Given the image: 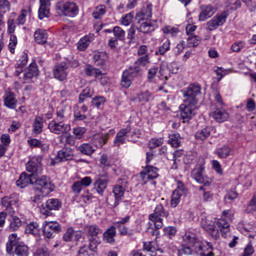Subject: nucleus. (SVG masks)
I'll return each instance as SVG.
<instances>
[{
    "instance_id": "nucleus-30",
    "label": "nucleus",
    "mask_w": 256,
    "mask_h": 256,
    "mask_svg": "<svg viewBox=\"0 0 256 256\" xmlns=\"http://www.w3.org/2000/svg\"><path fill=\"white\" fill-rule=\"evenodd\" d=\"M113 194L115 197L113 207H117L119 205V203H121V200L123 199V197L125 196V187H123L121 185L114 186Z\"/></svg>"
},
{
    "instance_id": "nucleus-47",
    "label": "nucleus",
    "mask_w": 256,
    "mask_h": 256,
    "mask_svg": "<svg viewBox=\"0 0 256 256\" xmlns=\"http://www.w3.org/2000/svg\"><path fill=\"white\" fill-rule=\"evenodd\" d=\"M151 63V58L149 55L140 56L134 63L136 67H145Z\"/></svg>"
},
{
    "instance_id": "nucleus-43",
    "label": "nucleus",
    "mask_w": 256,
    "mask_h": 256,
    "mask_svg": "<svg viewBox=\"0 0 256 256\" xmlns=\"http://www.w3.org/2000/svg\"><path fill=\"white\" fill-rule=\"evenodd\" d=\"M216 155L219 159H227L231 155V148L227 145H224L216 150Z\"/></svg>"
},
{
    "instance_id": "nucleus-62",
    "label": "nucleus",
    "mask_w": 256,
    "mask_h": 256,
    "mask_svg": "<svg viewBox=\"0 0 256 256\" xmlns=\"http://www.w3.org/2000/svg\"><path fill=\"white\" fill-rule=\"evenodd\" d=\"M15 47H17V36H15V34H12L10 35V43L8 45L10 53H15Z\"/></svg>"
},
{
    "instance_id": "nucleus-59",
    "label": "nucleus",
    "mask_w": 256,
    "mask_h": 256,
    "mask_svg": "<svg viewBox=\"0 0 256 256\" xmlns=\"http://www.w3.org/2000/svg\"><path fill=\"white\" fill-rule=\"evenodd\" d=\"M73 235H75V230L73 227L68 228L63 235V241L66 243L73 241Z\"/></svg>"
},
{
    "instance_id": "nucleus-57",
    "label": "nucleus",
    "mask_w": 256,
    "mask_h": 256,
    "mask_svg": "<svg viewBox=\"0 0 256 256\" xmlns=\"http://www.w3.org/2000/svg\"><path fill=\"white\" fill-rule=\"evenodd\" d=\"M164 235L168 237V239H173L175 235H177V228L174 226H168L164 228Z\"/></svg>"
},
{
    "instance_id": "nucleus-1",
    "label": "nucleus",
    "mask_w": 256,
    "mask_h": 256,
    "mask_svg": "<svg viewBox=\"0 0 256 256\" xmlns=\"http://www.w3.org/2000/svg\"><path fill=\"white\" fill-rule=\"evenodd\" d=\"M184 102L180 105V117L183 123H189L197 114V105H199V95H201V85L190 84L185 90H182Z\"/></svg>"
},
{
    "instance_id": "nucleus-8",
    "label": "nucleus",
    "mask_w": 256,
    "mask_h": 256,
    "mask_svg": "<svg viewBox=\"0 0 256 256\" xmlns=\"http://www.w3.org/2000/svg\"><path fill=\"white\" fill-rule=\"evenodd\" d=\"M43 156H34L26 164V171L30 173L33 177H37L39 174L43 173Z\"/></svg>"
},
{
    "instance_id": "nucleus-40",
    "label": "nucleus",
    "mask_w": 256,
    "mask_h": 256,
    "mask_svg": "<svg viewBox=\"0 0 256 256\" xmlns=\"http://www.w3.org/2000/svg\"><path fill=\"white\" fill-rule=\"evenodd\" d=\"M169 140L168 144L171 145V147L177 148L181 147V134L175 132L172 134H169Z\"/></svg>"
},
{
    "instance_id": "nucleus-61",
    "label": "nucleus",
    "mask_w": 256,
    "mask_h": 256,
    "mask_svg": "<svg viewBox=\"0 0 256 256\" xmlns=\"http://www.w3.org/2000/svg\"><path fill=\"white\" fill-rule=\"evenodd\" d=\"M193 251H195V249H193L192 246L184 244L181 246L179 253H180V255H192Z\"/></svg>"
},
{
    "instance_id": "nucleus-64",
    "label": "nucleus",
    "mask_w": 256,
    "mask_h": 256,
    "mask_svg": "<svg viewBox=\"0 0 256 256\" xmlns=\"http://www.w3.org/2000/svg\"><path fill=\"white\" fill-rule=\"evenodd\" d=\"M77 256H95L94 252H89V247L86 245L80 247Z\"/></svg>"
},
{
    "instance_id": "nucleus-54",
    "label": "nucleus",
    "mask_w": 256,
    "mask_h": 256,
    "mask_svg": "<svg viewBox=\"0 0 256 256\" xmlns=\"http://www.w3.org/2000/svg\"><path fill=\"white\" fill-rule=\"evenodd\" d=\"M183 196V194L173 191L172 196H171V207L175 208L177 207V205H179V203H181V197Z\"/></svg>"
},
{
    "instance_id": "nucleus-42",
    "label": "nucleus",
    "mask_w": 256,
    "mask_h": 256,
    "mask_svg": "<svg viewBox=\"0 0 256 256\" xmlns=\"http://www.w3.org/2000/svg\"><path fill=\"white\" fill-rule=\"evenodd\" d=\"M14 253L17 256H29V247L24 243H19L16 245Z\"/></svg>"
},
{
    "instance_id": "nucleus-11",
    "label": "nucleus",
    "mask_w": 256,
    "mask_h": 256,
    "mask_svg": "<svg viewBox=\"0 0 256 256\" xmlns=\"http://www.w3.org/2000/svg\"><path fill=\"white\" fill-rule=\"evenodd\" d=\"M53 77L57 81L63 83V81H67V77L69 76V64L67 62H60L54 65L53 70Z\"/></svg>"
},
{
    "instance_id": "nucleus-56",
    "label": "nucleus",
    "mask_w": 256,
    "mask_h": 256,
    "mask_svg": "<svg viewBox=\"0 0 256 256\" xmlns=\"http://www.w3.org/2000/svg\"><path fill=\"white\" fill-rule=\"evenodd\" d=\"M87 133V128L85 127H76L73 128V135L76 139H83V136Z\"/></svg>"
},
{
    "instance_id": "nucleus-28",
    "label": "nucleus",
    "mask_w": 256,
    "mask_h": 256,
    "mask_svg": "<svg viewBox=\"0 0 256 256\" xmlns=\"http://www.w3.org/2000/svg\"><path fill=\"white\" fill-rule=\"evenodd\" d=\"M49 7H51V0H40V7L38 10V18L45 19L49 17Z\"/></svg>"
},
{
    "instance_id": "nucleus-17",
    "label": "nucleus",
    "mask_w": 256,
    "mask_h": 256,
    "mask_svg": "<svg viewBox=\"0 0 256 256\" xmlns=\"http://www.w3.org/2000/svg\"><path fill=\"white\" fill-rule=\"evenodd\" d=\"M222 215L224 218H221L217 221V227L220 229L221 233H222V237H227V233H229L230 231V225L229 222H227V217L228 215H231V211L229 210H224L222 212Z\"/></svg>"
},
{
    "instance_id": "nucleus-49",
    "label": "nucleus",
    "mask_w": 256,
    "mask_h": 256,
    "mask_svg": "<svg viewBox=\"0 0 256 256\" xmlns=\"http://www.w3.org/2000/svg\"><path fill=\"white\" fill-rule=\"evenodd\" d=\"M164 35H169L170 37H177L179 34V28L173 26H165L162 28Z\"/></svg>"
},
{
    "instance_id": "nucleus-48",
    "label": "nucleus",
    "mask_w": 256,
    "mask_h": 256,
    "mask_svg": "<svg viewBox=\"0 0 256 256\" xmlns=\"http://www.w3.org/2000/svg\"><path fill=\"white\" fill-rule=\"evenodd\" d=\"M188 47H199L201 45V37L197 35H191L187 39Z\"/></svg>"
},
{
    "instance_id": "nucleus-55",
    "label": "nucleus",
    "mask_w": 256,
    "mask_h": 256,
    "mask_svg": "<svg viewBox=\"0 0 256 256\" xmlns=\"http://www.w3.org/2000/svg\"><path fill=\"white\" fill-rule=\"evenodd\" d=\"M91 43V40H89V37H83L78 42V50L79 51H85L87 47H89V44Z\"/></svg>"
},
{
    "instance_id": "nucleus-19",
    "label": "nucleus",
    "mask_w": 256,
    "mask_h": 256,
    "mask_svg": "<svg viewBox=\"0 0 256 256\" xmlns=\"http://www.w3.org/2000/svg\"><path fill=\"white\" fill-rule=\"evenodd\" d=\"M39 77V68L37 63L32 62L24 73V83H31V79Z\"/></svg>"
},
{
    "instance_id": "nucleus-45",
    "label": "nucleus",
    "mask_w": 256,
    "mask_h": 256,
    "mask_svg": "<svg viewBox=\"0 0 256 256\" xmlns=\"http://www.w3.org/2000/svg\"><path fill=\"white\" fill-rule=\"evenodd\" d=\"M23 225L21 219L17 216H13L10 219L9 231H19V228Z\"/></svg>"
},
{
    "instance_id": "nucleus-10",
    "label": "nucleus",
    "mask_w": 256,
    "mask_h": 256,
    "mask_svg": "<svg viewBox=\"0 0 256 256\" xmlns=\"http://www.w3.org/2000/svg\"><path fill=\"white\" fill-rule=\"evenodd\" d=\"M2 207L10 215H15V209L19 207V196L17 194H10L9 196H4L1 199Z\"/></svg>"
},
{
    "instance_id": "nucleus-4",
    "label": "nucleus",
    "mask_w": 256,
    "mask_h": 256,
    "mask_svg": "<svg viewBox=\"0 0 256 256\" xmlns=\"http://www.w3.org/2000/svg\"><path fill=\"white\" fill-rule=\"evenodd\" d=\"M205 165L198 164L191 172V177L196 181V183H200V185H204V187H211L213 183V179L208 176H205Z\"/></svg>"
},
{
    "instance_id": "nucleus-34",
    "label": "nucleus",
    "mask_w": 256,
    "mask_h": 256,
    "mask_svg": "<svg viewBox=\"0 0 256 256\" xmlns=\"http://www.w3.org/2000/svg\"><path fill=\"white\" fill-rule=\"evenodd\" d=\"M76 151H79L81 155H87L88 157H91V155L95 153V149L89 143H83L80 146H77Z\"/></svg>"
},
{
    "instance_id": "nucleus-26",
    "label": "nucleus",
    "mask_w": 256,
    "mask_h": 256,
    "mask_svg": "<svg viewBox=\"0 0 256 256\" xmlns=\"http://www.w3.org/2000/svg\"><path fill=\"white\" fill-rule=\"evenodd\" d=\"M159 169L155 166L147 165L144 169V172H141L143 179L147 178L153 181V179H157L159 177V173H157Z\"/></svg>"
},
{
    "instance_id": "nucleus-21",
    "label": "nucleus",
    "mask_w": 256,
    "mask_h": 256,
    "mask_svg": "<svg viewBox=\"0 0 256 256\" xmlns=\"http://www.w3.org/2000/svg\"><path fill=\"white\" fill-rule=\"evenodd\" d=\"M35 181V176H32L31 174L22 173L19 177V179L16 181L17 187H20V189H25V187H28L29 185H33V182Z\"/></svg>"
},
{
    "instance_id": "nucleus-52",
    "label": "nucleus",
    "mask_w": 256,
    "mask_h": 256,
    "mask_svg": "<svg viewBox=\"0 0 256 256\" xmlns=\"http://www.w3.org/2000/svg\"><path fill=\"white\" fill-rule=\"evenodd\" d=\"M157 73H159V66L157 65H153L150 69H148L147 80L149 83H153V79L157 77Z\"/></svg>"
},
{
    "instance_id": "nucleus-51",
    "label": "nucleus",
    "mask_w": 256,
    "mask_h": 256,
    "mask_svg": "<svg viewBox=\"0 0 256 256\" xmlns=\"http://www.w3.org/2000/svg\"><path fill=\"white\" fill-rule=\"evenodd\" d=\"M169 49H171V41L166 40L161 46H159L158 50L155 52V55H165Z\"/></svg>"
},
{
    "instance_id": "nucleus-29",
    "label": "nucleus",
    "mask_w": 256,
    "mask_h": 256,
    "mask_svg": "<svg viewBox=\"0 0 256 256\" xmlns=\"http://www.w3.org/2000/svg\"><path fill=\"white\" fill-rule=\"evenodd\" d=\"M48 38H49V34H47V31L43 29H37L34 32V41L38 45H45V43H47Z\"/></svg>"
},
{
    "instance_id": "nucleus-18",
    "label": "nucleus",
    "mask_w": 256,
    "mask_h": 256,
    "mask_svg": "<svg viewBox=\"0 0 256 256\" xmlns=\"http://www.w3.org/2000/svg\"><path fill=\"white\" fill-rule=\"evenodd\" d=\"M136 29L139 33H144L145 35L153 33L155 31V25L147 20H137Z\"/></svg>"
},
{
    "instance_id": "nucleus-44",
    "label": "nucleus",
    "mask_w": 256,
    "mask_h": 256,
    "mask_svg": "<svg viewBox=\"0 0 256 256\" xmlns=\"http://www.w3.org/2000/svg\"><path fill=\"white\" fill-rule=\"evenodd\" d=\"M133 83V79L129 77V72H125V70L122 73V78L120 85L124 89H129L131 87V84Z\"/></svg>"
},
{
    "instance_id": "nucleus-13",
    "label": "nucleus",
    "mask_w": 256,
    "mask_h": 256,
    "mask_svg": "<svg viewBox=\"0 0 256 256\" xmlns=\"http://www.w3.org/2000/svg\"><path fill=\"white\" fill-rule=\"evenodd\" d=\"M63 231L61 224L58 222H47L43 223V235L45 239H53L56 234Z\"/></svg>"
},
{
    "instance_id": "nucleus-27",
    "label": "nucleus",
    "mask_w": 256,
    "mask_h": 256,
    "mask_svg": "<svg viewBox=\"0 0 256 256\" xmlns=\"http://www.w3.org/2000/svg\"><path fill=\"white\" fill-rule=\"evenodd\" d=\"M115 237H117V227L115 225L110 226L104 233L103 239L106 243L113 245L115 243Z\"/></svg>"
},
{
    "instance_id": "nucleus-39",
    "label": "nucleus",
    "mask_w": 256,
    "mask_h": 256,
    "mask_svg": "<svg viewBox=\"0 0 256 256\" xmlns=\"http://www.w3.org/2000/svg\"><path fill=\"white\" fill-rule=\"evenodd\" d=\"M85 75L87 77H95L97 79V77H101V75H103V72L98 68H95L92 65L88 64L85 67Z\"/></svg>"
},
{
    "instance_id": "nucleus-15",
    "label": "nucleus",
    "mask_w": 256,
    "mask_h": 256,
    "mask_svg": "<svg viewBox=\"0 0 256 256\" xmlns=\"http://www.w3.org/2000/svg\"><path fill=\"white\" fill-rule=\"evenodd\" d=\"M48 129L50 133H54V135H63V133L71 131V125L64 124L63 122H57L56 120H52L48 124Z\"/></svg>"
},
{
    "instance_id": "nucleus-36",
    "label": "nucleus",
    "mask_w": 256,
    "mask_h": 256,
    "mask_svg": "<svg viewBox=\"0 0 256 256\" xmlns=\"http://www.w3.org/2000/svg\"><path fill=\"white\" fill-rule=\"evenodd\" d=\"M25 233L28 235H34V237H39L41 230L39 229V223L31 222L25 228Z\"/></svg>"
},
{
    "instance_id": "nucleus-2",
    "label": "nucleus",
    "mask_w": 256,
    "mask_h": 256,
    "mask_svg": "<svg viewBox=\"0 0 256 256\" xmlns=\"http://www.w3.org/2000/svg\"><path fill=\"white\" fill-rule=\"evenodd\" d=\"M85 232L89 243V251L91 253H97V247L101 245V237L99 235H103V230L99 226L94 224L86 226Z\"/></svg>"
},
{
    "instance_id": "nucleus-22",
    "label": "nucleus",
    "mask_w": 256,
    "mask_h": 256,
    "mask_svg": "<svg viewBox=\"0 0 256 256\" xmlns=\"http://www.w3.org/2000/svg\"><path fill=\"white\" fill-rule=\"evenodd\" d=\"M211 117H213L217 123H225V121L229 119V113L223 108H215V110L211 112Z\"/></svg>"
},
{
    "instance_id": "nucleus-38",
    "label": "nucleus",
    "mask_w": 256,
    "mask_h": 256,
    "mask_svg": "<svg viewBox=\"0 0 256 256\" xmlns=\"http://www.w3.org/2000/svg\"><path fill=\"white\" fill-rule=\"evenodd\" d=\"M143 249L148 251V253H152L151 256H157V251L163 253V249L158 248L153 242H144Z\"/></svg>"
},
{
    "instance_id": "nucleus-24",
    "label": "nucleus",
    "mask_w": 256,
    "mask_h": 256,
    "mask_svg": "<svg viewBox=\"0 0 256 256\" xmlns=\"http://www.w3.org/2000/svg\"><path fill=\"white\" fill-rule=\"evenodd\" d=\"M200 9L201 12L199 14V21H207V19H210V17L215 15V8H213L211 5H202Z\"/></svg>"
},
{
    "instance_id": "nucleus-9",
    "label": "nucleus",
    "mask_w": 256,
    "mask_h": 256,
    "mask_svg": "<svg viewBox=\"0 0 256 256\" xmlns=\"http://www.w3.org/2000/svg\"><path fill=\"white\" fill-rule=\"evenodd\" d=\"M229 17V11H223L216 14L211 20L206 23L207 31H215L218 27H222L227 23V18Z\"/></svg>"
},
{
    "instance_id": "nucleus-50",
    "label": "nucleus",
    "mask_w": 256,
    "mask_h": 256,
    "mask_svg": "<svg viewBox=\"0 0 256 256\" xmlns=\"http://www.w3.org/2000/svg\"><path fill=\"white\" fill-rule=\"evenodd\" d=\"M116 229H118L119 234L122 235V237H131L133 236V230L129 229L125 225H118L114 226Z\"/></svg>"
},
{
    "instance_id": "nucleus-7",
    "label": "nucleus",
    "mask_w": 256,
    "mask_h": 256,
    "mask_svg": "<svg viewBox=\"0 0 256 256\" xmlns=\"http://www.w3.org/2000/svg\"><path fill=\"white\" fill-rule=\"evenodd\" d=\"M61 207H63L61 200L57 198H50L40 206V213L45 215V217H51V215H53V212L51 211H59Z\"/></svg>"
},
{
    "instance_id": "nucleus-14",
    "label": "nucleus",
    "mask_w": 256,
    "mask_h": 256,
    "mask_svg": "<svg viewBox=\"0 0 256 256\" xmlns=\"http://www.w3.org/2000/svg\"><path fill=\"white\" fill-rule=\"evenodd\" d=\"M114 37H111L108 41V47L110 49H117V45H119V41H125V30L119 26H115L113 29Z\"/></svg>"
},
{
    "instance_id": "nucleus-63",
    "label": "nucleus",
    "mask_w": 256,
    "mask_h": 256,
    "mask_svg": "<svg viewBox=\"0 0 256 256\" xmlns=\"http://www.w3.org/2000/svg\"><path fill=\"white\" fill-rule=\"evenodd\" d=\"M34 256H50L49 248H47L46 246H42L36 249Z\"/></svg>"
},
{
    "instance_id": "nucleus-16",
    "label": "nucleus",
    "mask_w": 256,
    "mask_h": 256,
    "mask_svg": "<svg viewBox=\"0 0 256 256\" xmlns=\"http://www.w3.org/2000/svg\"><path fill=\"white\" fill-rule=\"evenodd\" d=\"M184 241L186 245L192 247L196 253H199V251H203V245L201 244V242H199L197 236H195L194 233H186L184 236Z\"/></svg>"
},
{
    "instance_id": "nucleus-12",
    "label": "nucleus",
    "mask_w": 256,
    "mask_h": 256,
    "mask_svg": "<svg viewBox=\"0 0 256 256\" xmlns=\"http://www.w3.org/2000/svg\"><path fill=\"white\" fill-rule=\"evenodd\" d=\"M74 151L71 147H64L57 152V155L54 159L51 160V165L55 166L58 163H64L65 161H73Z\"/></svg>"
},
{
    "instance_id": "nucleus-31",
    "label": "nucleus",
    "mask_w": 256,
    "mask_h": 256,
    "mask_svg": "<svg viewBox=\"0 0 256 256\" xmlns=\"http://www.w3.org/2000/svg\"><path fill=\"white\" fill-rule=\"evenodd\" d=\"M215 129L212 126H206L202 130H198L195 134V138L200 141H205L208 137H211V133H213Z\"/></svg>"
},
{
    "instance_id": "nucleus-33",
    "label": "nucleus",
    "mask_w": 256,
    "mask_h": 256,
    "mask_svg": "<svg viewBox=\"0 0 256 256\" xmlns=\"http://www.w3.org/2000/svg\"><path fill=\"white\" fill-rule=\"evenodd\" d=\"M202 227L204 231H207L213 239H219V229L215 227V224H209L207 222H202Z\"/></svg>"
},
{
    "instance_id": "nucleus-53",
    "label": "nucleus",
    "mask_w": 256,
    "mask_h": 256,
    "mask_svg": "<svg viewBox=\"0 0 256 256\" xmlns=\"http://www.w3.org/2000/svg\"><path fill=\"white\" fill-rule=\"evenodd\" d=\"M137 99L139 103H149L151 101V92L149 90L141 92L137 95Z\"/></svg>"
},
{
    "instance_id": "nucleus-23",
    "label": "nucleus",
    "mask_w": 256,
    "mask_h": 256,
    "mask_svg": "<svg viewBox=\"0 0 256 256\" xmlns=\"http://www.w3.org/2000/svg\"><path fill=\"white\" fill-rule=\"evenodd\" d=\"M27 143L31 149H41L42 153H47V151H49V144L43 143L37 138H31L27 141Z\"/></svg>"
},
{
    "instance_id": "nucleus-6",
    "label": "nucleus",
    "mask_w": 256,
    "mask_h": 256,
    "mask_svg": "<svg viewBox=\"0 0 256 256\" xmlns=\"http://www.w3.org/2000/svg\"><path fill=\"white\" fill-rule=\"evenodd\" d=\"M163 217H169V211L165 210L162 204H159L155 207L154 212L149 215V221L156 226V229H162Z\"/></svg>"
},
{
    "instance_id": "nucleus-5",
    "label": "nucleus",
    "mask_w": 256,
    "mask_h": 256,
    "mask_svg": "<svg viewBox=\"0 0 256 256\" xmlns=\"http://www.w3.org/2000/svg\"><path fill=\"white\" fill-rule=\"evenodd\" d=\"M56 9L64 15V17H77L79 15V6L75 2L66 1L58 2Z\"/></svg>"
},
{
    "instance_id": "nucleus-37",
    "label": "nucleus",
    "mask_w": 256,
    "mask_h": 256,
    "mask_svg": "<svg viewBox=\"0 0 256 256\" xmlns=\"http://www.w3.org/2000/svg\"><path fill=\"white\" fill-rule=\"evenodd\" d=\"M32 127H33V133L35 135H41V133H43V117L36 116Z\"/></svg>"
},
{
    "instance_id": "nucleus-35",
    "label": "nucleus",
    "mask_w": 256,
    "mask_h": 256,
    "mask_svg": "<svg viewBox=\"0 0 256 256\" xmlns=\"http://www.w3.org/2000/svg\"><path fill=\"white\" fill-rule=\"evenodd\" d=\"M107 183H109V180H107L106 178H100L94 183V189L96 190L98 195L103 196V193H105V189H107Z\"/></svg>"
},
{
    "instance_id": "nucleus-20",
    "label": "nucleus",
    "mask_w": 256,
    "mask_h": 256,
    "mask_svg": "<svg viewBox=\"0 0 256 256\" xmlns=\"http://www.w3.org/2000/svg\"><path fill=\"white\" fill-rule=\"evenodd\" d=\"M153 17V4H147L136 14V21H149Z\"/></svg>"
},
{
    "instance_id": "nucleus-3",
    "label": "nucleus",
    "mask_w": 256,
    "mask_h": 256,
    "mask_svg": "<svg viewBox=\"0 0 256 256\" xmlns=\"http://www.w3.org/2000/svg\"><path fill=\"white\" fill-rule=\"evenodd\" d=\"M33 185L35 193L49 195V193L55 191V184L51 182V178L47 176H34Z\"/></svg>"
},
{
    "instance_id": "nucleus-60",
    "label": "nucleus",
    "mask_w": 256,
    "mask_h": 256,
    "mask_svg": "<svg viewBox=\"0 0 256 256\" xmlns=\"http://www.w3.org/2000/svg\"><path fill=\"white\" fill-rule=\"evenodd\" d=\"M174 191H177V193H180L181 195H187L189 190L187 189V187L185 186V183H183V181L178 180L177 188Z\"/></svg>"
},
{
    "instance_id": "nucleus-46",
    "label": "nucleus",
    "mask_w": 256,
    "mask_h": 256,
    "mask_svg": "<svg viewBox=\"0 0 256 256\" xmlns=\"http://www.w3.org/2000/svg\"><path fill=\"white\" fill-rule=\"evenodd\" d=\"M125 72H128V77L132 79H136V77H141V67L134 65L133 67H130L127 70H124Z\"/></svg>"
},
{
    "instance_id": "nucleus-32",
    "label": "nucleus",
    "mask_w": 256,
    "mask_h": 256,
    "mask_svg": "<svg viewBox=\"0 0 256 256\" xmlns=\"http://www.w3.org/2000/svg\"><path fill=\"white\" fill-rule=\"evenodd\" d=\"M4 105L8 107V109H15L17 107V99H15V93L6 92L4 96Z\"/></svg>"
},
{
    "instance_id": "nucleus-25",
    "label": "nucleus",
    "mask_w": 256,
    "mask_h": 256,
    "mask_svg": "<svg viewBox=\"0 0 256 256\" xmlns=\"http://www.w3.org/2000/svg\"><path fill=\"white\" fill-rule=\"evenodd\" d=\"M129 131V128H122L120 131L117 132L114 139V147H121V145H125Z\"/></svg>"
},
{
    "instance_id": "nucleus-58",
    "label": "nucleus",
    "mask_w": 256,
    "mask_h": 256,
    "mask_svg": "<svg viewBox=\"0 0 256 256\" xmlns=\"http://www.w3.org/2000/svg\"><path fill=\"white\" fill-rule=\"evenodd\" d=\"M106 101L107 99H105L104 96H96L92 98V105H94V107H97V109H99L101 105H105Z\"/></svg>"
},
{
    "instance_id": "nucleus-41",
    "label": "nucleus",
    "mask_w": 256,
    "mask_h": 256,
    "mask_svg": "<svg viewBox=\"0 0 256 256\" xmlns=\"http://www.w3.org/2000/svg\"><path fill=\"white\" fill-rule=\"evenodd\" d=\"M95 95V91L93 89L86 87L82 92L79 94L78 103H85V99H91Z\"/></svg>"
}]
</instances>
